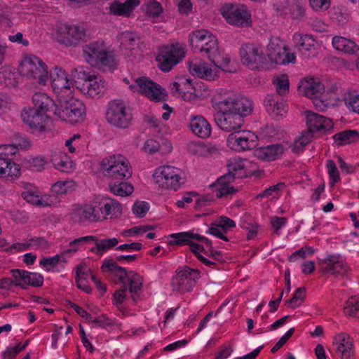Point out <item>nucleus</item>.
<instances>
[{
  "label": "nucleus",
  "instance_id": "obj_6",
  "mask_svg": "<svg viewBox=\"0 0 359 359\" xmlns=\"http://www.w3.org/2000/svg\"><path fill=\"white\" fill-rule=\"evenodd\" d=\"M104 177L111 181L126 180L132 176V167L123 156L112 155L104 158L101 163Z\"/></svg>",
  "mask_w": 359,
  "mask_h": 359
},
{
  "label": "nucleus",
  "instance_id": "obj_64",
  "mask_svg": "<svg viewBox=\"0 0 359 359\" xmlns=\"http://www.w3.org/2000/svg\"><path fill=\"white\" fill-rule=\"evenodd\" d=\"M287 223L286 217H273L271 219V224L274 229L273 233L278 235L279 230Z\"/></svg>",
  "mask_w": 359,
  "mask_h": 359
},
{
  "label": "nucleus",
  "instance_id": "obj_25",
  "mask_svg": "<svg viewBox=\"0 0 359 359\" xmlns=\"http://www.w3.org/2000/svg\"><path fill=\"white\" fill-rule=\"evenodd\" d=\"M218 69L220 68L216 65L214 68H212L208 63L201 60H194L189 63V70L192 75L207 81H214L218 77Z\"/></svg>",
  "mask_w": 359,
  "mask_h": 359
},
{
  "label": "nucleus",
  "instance_id": "obj_38",
  "mask_svg": "<svg viewBox=\"0 0 359 359\" xmlns=\"http://www.w3.org/2000/svg\"><path fill=\"white\" fill-rule=\"evenodd\" d=\"M51 161L55 168L61 172H69L73 170V163L65 152L58 151L53 153Z\"/></svg>",
  "mask_w": 359,
  "mask_h": 359
},
{
  "label": "nucleus",
  "instance_id": "obj_57",
  "mask_svg": "<svg viewBox=\"0 0 359 359\" xmlns=\"http://www.w3.org/2000/svg\"><path fill=\"white\" fill-rule=\"evenodd\" d=\"M241 226L248 231L247 238L248 240L253 239L257 234L258 226L245 219L241 222Z\"/></svg>",
  "mask_w": 359,
  "mask_h": 359
},
{
  "label": "nucleus",
  "instance_id": "obj_24",
  "mask_svg": "<svg viewBox=\"0 0 359 359\" xmlns=\"http://www.w3.org/2000/svg\"><path fill=\"white\" fill-rule=\"evenodd\" d=\"M222 102L226 107H229L231 111H234L236 114L243 117L251 114L253 110V102L246 97H229L222 100H217Z\"/></svg>",
  "mask_w": 359,
  "mask_h": 359
},
{
  "label": "nucleus",
  "instance_id": "obj_27",
  "mask_svg": "<svg viewBox=\"0 0 359 359\" xmlns=\"http://www.w3.org/2000/svg\"><path fill=\"white\" fill-rule=\"evenodd\" d=\"M95 206L100 215H102V221L110 218L117 217L121 215V206L118 202L111 198H102L94 201Z\"/></svg>",
  "mask_w": 359,
  "mask_h": 359
},
{
  "label": "nucleus",
  "instance_id": "obj_8",
  "mask_svg": "<svg viewBox=\"0 0 359 359\" xmlns=\"http://www.w3.org/2000/svg\"><path fill=\"white\" fill-rule=\"evenodd\" d=\"M83 55L91 66L102 68L111 67L114 63V55L103 41H93L83 47Z\"/></svg>",
  "mask_w": 359,
  "mask_h": 359
},
{
  "label": "nucleus",
  "instance_id": "obj_28",
  "mask_svg": "<svg viewBox=\"0 0 359 359\" xmlns=\"http://www.w3.org/2000/svg\"><path fill=\"white\" fill-rule=\"evenodd\" d=\"M353 340L346 333L342 332L335 336L333 344L337 346V351L341 359H353Z\"/></svg>",
  "mask_w": 359,
  "mask_h": 359
},
{
  "label": "nucleus",
  "instance_id": "obj_32",
  "mask_svg": "<svg viewBox=\"0 0 359 359\" xmlns=\"http://www.w3.org/2000/svg\"><path fill=\"white\" fill-rule=\"evenodd\" d=\"M284 147L282 144H276L266 147H262L255 150V156L262 160L272 161L279 158L284 153Z\"/></svg>",
  "mask_w": 359,
  "mask_h": 359
},
{
  "label": "nucleus",
  "instance_id": "obj_46",
  "mask_svg": "<svg viewBox=\"0 0 359 359\" xmlns=\"http://www.w3.org/2000/svg\"><path fill=\"white\" fill-rule=\"evenodd\" d=\"M119 39L121 46L126 49L133 50L140 42V38L137 35L131 32H124L120 34Z\"/></svg>",
  "mask_w": 359,
  "mask_h": 359
},
{
  "label": "nucleus",
  "instance_id": "obj_37",
  "mask_svg": "<svg viewBox=\"0 0 359 359\" xmlns=\"http://www.w3.org/2000/svg\"><path fill=\"white\" fill-rule=\"evenodd\" d=\"M266 53L267 57L271 62L279 65L284 64L285 48L277 39L270 41Z\"/></svg>",
  "mask_w": 359,
  "mask_h": 359
},
{
  "label": "nucleus",
  "instance_id": "obj_63",
  "mask_svg": "<svg viewBox=\"0 0 359 359\" xmlns=\"http://www.w3.org/2000/svg\"><path fill=\"white\" fill-rule=\"evenodd\" d=\"M20 175V165L9 159V165L6 170L5 177H18Z\"/></svg>",
  "mask_w": 359,
  "mask_h": 359
},
{
  "label": "nucleus",
  "instance_id": "obj_47",
  "mask_svg": "<svg viewBox=\"0 0 359 359\" xmlns=\"http://www.w3.org/2000/svg\"><path fill=\"white\" fill-rule=\"evenodd\" d=\"M95 240H96V237L93 236H87L74 239L69 243L68 248L62 250L61 255L63 256L75 253L83 243Z\"/></svg>",
  "mask_w": 359,
  "mask_h": 359
},
{
  "label": "nucleus",
  "instance_id": "obj_42",
  "mask_svg": "<svg viewBox=\"0 0 359 359\" xmlns=\"http://www.w3.org/2000/svg\"><path fill=\"white\" fill-rule=\"evenodd\" d=\"M158 55H163L168 59H177L180 62L184 56V52L178 44H172L161 48Z\"/></svg>",
  "mask_w": 359,
  "mask_h": 359
},
{
  "label": "nucleus",
  "instance_id": "obj_22",
  "mask_svg": "<svg viewBox=\"0 0 359 359\" xmlns=\"http://www.w3.org/2000/svg\"><path fill=\"white\" fill-rule=\"evenodd\" d=\"M22 121L33 130L42 133L46 131L49 120V115L39 111L36 109H25L21 114Z\"/></svg>",
  "mask_w": 359,
  "mask_h": 359
},
{
  "label": "nucleus",
  "instance_id": "obj_3",
  "mask_svg": "<svg viewBox=\"0 0 359 359\" xmlns=\"http://www.w3.org/2000/svg\"><path fill=\"white\" fill-rule=\"evenodd\" d=\"M104 273H111L117 276L119 281L123 284L118 290H116L114 294L115 304L118 306L126 298L128 291L126 283H129L128 290L132 294L133 301H135V295L142 289V278L137 273L130 271L127 272L126 269L119 266L112 259H107L103 262L101 266Z\"/></svg>",
  "mask_w": 359,
  "mask_h": 359
},
{
  "label": "nucleus",
  "instance_id": "obj_62",
  "mask_svg": "<svg viewBox=\"0 0 359 359\" xmlns=\"http://www.w3.org/2000/svg\"><path fill=\"white\" fill-rule=\"evenodd\" d=\"M163 12V8L160 3L153 1L148 4L147 13L149 16L158 17Z\"/></svg>",
  "mask_w": 359,
  "mask_h": 359
},
{
  "label": "nucleus",
  "instance_id": "obj_18",
  "mask_svg": "<svg viewBox=\"0 0 359 359\" xmlns=\"http://www.w3.org/2000/svg\"><path fill=\"white\" fill-rule=\"evenodd\" d=\"M320 271L329 276H344L350 271V267L341 257L336 255H330L318 262Z\"/></svg>",
  "mask_w": 359,
  "mask_h": 359
},
{
  "label": "nucleus",
  "instance_id": "obj_17",
  "mask_svg": "<svg viewBox=\"0 0 359 359\" xmlns=\"http://www.w3.org/2000/svg\"><path fill=\"white\" fill-rule=\"evenodd\" d=\"M51 86L58 100L73 95L74 84L68 79L67 72L62 68L55 67L50 73Z\"/></svg>",
  "mask_w": 359,
  "mask_h": 359
},
{
  "label": "nucleus",
  "instance_id": "obj_55",
  "mask_svg": "<svg viewBox=\"0 0 359 359\" xmlns=\"http://www.w3.org/2000/svg\"><path fill=\"white\" fill-rule=\"evenodd\" d=\"M327 168L328 170V174L330 178V186L332 187L334 185V184L339 181V173L338 171V169L337 168V165L334 161L332 160H328L327 162Z\"/></svg>",
  "mask_w": 359,
  "mask_h": 359
},
{
  "label": "nucleus",
  "instance_id": "obj_5",
  "mask_svg": "<svg viewBox=\"0 0 359 359\" xmlns=\"http://www.w3.org/2000/svg\"><path fill=\"white\" fill-rule=\"evenodd\" d=\"M72 77L74 82L82 81L78 87L81 92L90 97L99 98L107 90V83L101 76L90 74L83 67H78L72 70Z\"/></svg>",
  "mask_w": 359,
  "mask_h": 359
},
{
  "label": "nucleus",
  "instance_id": "obj_4",
  "mask_svg": "<svg viewBox=\"0 0 359 359\" xmlns=\"http://www.w3.org/2000/svg\"><path fill=\"white\" fill-rule=\"evenodd\" d=\"M272 83L276 93L267 95L264 100L266 110L274 116H283L286 114L287 107L283 96L289 93L290 82L287 74H279L273 77Z\"/></svg>",
  "mask_w": 359,
  "mask_h": 359
},
{
  "label": "nucleus",
  "instance_id": "obj_33",
  "mask_svg": "<svg viewBox=\"0 0 359 359\" xmlns=\"http://www.w3.org/2000/svg\"><path fill=\"white\" fill-rule=\"evenodd\" d=\"M21 196L28 203L39 206H50L59 202L55 196H39L34 190H26L22 193Z\"/></svg>",
  "mask_w": 359,
  "mask_h": 359
},
{
  "label": "nucleus",
  "instance_id": "obj_53",
  "mask_svg": "<svg viewBox=\"0 0 359 359\" xmlns=\"http://www.w3.org/2000/svg\"><path fill=\"white\" fill-rule=\"evenodd\" d=\"M344 102L349 110L359 114V94L348 93L345 97Z\"/></svg>",
  "mask_w": 359,
  "mask_h": 359
},
{
  "label": "nucleus",
  "instance_id": "obj_10",
  "mask_svg": "<svg viewBox=\"0 0 359 359\" xmlns=\"http://www.w3.org/2000/svg\"><path fill=\"white\" fill-rule=\"evenodd\" d=\"M18 71L21 75L36 80L41 85H46L48 80L46 64L35 55L25 56L20 64Z\"/></svg>",
  "mask_w": 359,
  "mask_h": 359
},
{
  "label": "nucleus",
  "instance_id": "obj_56",
  "mask_svg": "<svg viewBox=\"0 0 359 359\" xmlns=\"http://www.w3.org/2000/svg\"><path fill=\"white\" fill-rule=\"evenodd\" d=\"M88 322L90 323L93 327L107 328L113 325V322L110 319L101 316L97 318H93L90 315V318H88Z\"/></svg>",
  "mask_w": 359,
  "mask_h": 359
},
{
  "label": "nucleus",
  "instance_id": "obj_45",
  "mask_svg": "<svg viewBox=\"0 0 359 359\" xmlns=\"http://www.w3.org/2000/svg\"><path fill=\"white\" fill-rule=\"evenodd\" d=\"M344 313L346 316L359 320V297H351L345 302Z\"/></svg>",
  "mask_w": 359,
  "mask_h": 359
},
{
  "label": "nucleus",
  "instance_id": "obj_11",
  "mask_svg": "<svg viewBox=\"0 0 359 359\" xmlns=\"http://www.w3.org/2000/svg\"><path fill=\"white\" fill-rule=\"evenodd\" d=\"M106 119L111 126L125 129L130 125L133 114L130 107L122 100H115L108 104Z\"/></svg>",
  "mask_w": 359,
  "mask_h": 359
},
{
  "label": "nucleus",
  "instance_id": "obj_9",
  "mask_svg": "<svg viewBox=\"0 0 359 359\" xmlns=\"http://www.w3.org/2000/svg\"><path fill=\"white\" fill-rule=\"evenodd\" d=\"M182 171L173 166L163 165L157 168L153 178L160 188L168 190H178L184 184Z\"/></svg>",
  "mask_w": 359,
  "mask_h": 359
},
{
  "label": "nucleus",
  "instance_id": "obj_52",
  "mask_svg": "<svg viewBox=\"0 0 359 359\" xmlns=\"http://www.w3.org/2000/svg\"><path fill=\"white\" fill-rule=\"evenodd\" d=\"M156 61L159 68L163 72H169L175 65L179 63L177 59H168L163 55H158Z\"/></svg>",
  "mask_w": 359,
  "mask_h": 359
},
{
  "label": "nucleus",
  "instance_id": "obj_36",
  "mask_svg": "<svg viewBox=\"0 0 359 359\" xmlns=\"http://www.w3.org/2000/svg\"><path fill=\"white\" fill-rule=\"evenodd\" d=\"M189 127L191 131L201 138H207L211 134V126L202 116H195L191 118Z\"/></svg>",
  "mask_w": 359,
  "mask_h": 359
},
{
  "label": "nucleus",
  "instance_id": "obj_7",
  "mask_svg": "<svg viewBox=\"0 0 359 359\" xmlns=\"http://www.w3.org/2000/svg\"><path fill=\"white\" fill-rule=\"evenodd\" d=\"M58 102L54 115L71 123L83 121L85 116V106L81 100L74 98L72 95L67 98L59 99Z\"/></svg>",
  "mask_w": 359,
  "mask_h": 359
},
{
  "label": "nucleus",
  "instance_id": "obj_19",
  "mask_svg": "<svg viewBox=\"0 0 359 359\" xmlns=\"http://www.w3.org/2000/svg\"><path fill=\"white\" fill-rule=\"evenodd\" d=\"M130 88L134 92L140 93L154 101L158 102L165 99V94L161 86L147 77L137 79L135 84L130 85Z\"/></svg>",
  "mask_w": 359,
  "mask_h": 359
},
{
  "label": "nucleus",
  "instance_id": "obj_41",
  "mask_svg": "<svg viewBox=\"0 0 359 359\" xmlns=\"http://www.w3.org/2000/svg\"><path fill=\"white\" fill-rule=\"evenodd\" d=\"M109 188L111 193L119 196H129L133 191V187L124 182V180L114 181V182L111 181Z\"/></svg>",
  "mask_w": 359,
  "mask_h": 359
},
{
  "label": "nucleus",
  "instance_id": "obj_30",
  "mask_svg": "<svg viewBox=\"0 0 359 359\" xmlns=\"http://www.w3.org/2000/svg\"><path fill=\"white\" fill-rule=\"evenodd\" d=\"M140 4V0H127L124 3L114 1L109 6V13L113 15L129 18L135 8L138 6Z\"/></svg>",
  "mask_w": 359,
  "mask_h": 359
},
{
  "label": "nucleus",
  "instance_id": "obj_14",
  "mask_svg": "<svg viewBox=\"0 0 359 359\" xmlns=\"http://www.w3.org/2000/svg\"><path fill=\"white\" fill-rule=\"evenodd\" d=\"M240 53L243 64L250 69H260L267 67V57L262 46L255 43L244 44Z\"/></svg>",
  "mask_w": 359,
  "mask_h": 359
},
{
  "label": "nucleus",
  "instance_id": "obj_35",
  "mask_svg": "<svg viewBox=\"0 0 359 359\" xmlns=\"http://www.w3.org/2000/svg\"><path fill=\"white\" fill-rule=\"evenodd\" d=\"M32 102L34 105L33 109H36L39 111L44 112L45 114L52 112L57 108L58 104H55L54 101L43 93H36L32 96Z\"/></svg>",
  "mask_w": 359,
  "mask_h": 359
},
{
  "label": "nucleus",
  "instance_id": "obj_58",
  "mask_svg": "<svg viewBox=\"0 0 359 359\" xmlns=\"http://www.w3.org/2000/svg\"><path fill=\"white\" fill-rule=\"evenodd\" d=\"M43 277L38 273L29 272L27 273V282L25 286L31 285L32 287H38L43 285Z\"/></svg>",
  "mask_w": 359,
  "mask_h": 359
},
{
  "label": "nucleus",
  "instance_id": "obj_44",
  "mask_svg": "<svg viewBox=\"0 0 359 359\" xmlns=\"http://www.w3.org/2000/svg\"><path fill=\"white\" fill-rule=\"evenodd\" d=\"M76 183L72 180L57 181L51 187V192L57 198V196L66 194L76 189Z\"/></svg>",
  "mask_w": 359,
  "mask_h": 359
},
{
  "label": "nucleus",
  "instance_id": "obj_26",
  "mask_svg": "<svg viewBox=\"0 0 359 359\" xmlns=\"http://www.w3.org/2000/svg\"><path fill=\"white\" fill-rule=\"evenodd\" d=\"M305 116L308 130L313 133L314 132L325 133L333 128L332 121L324 116L311 111H306Z\"/></svg>",
  "mask_w": 359,
  "mask_h": 359
},
{
  "label": "nucleus",
  "instance_id": "obj_21",
  "mask_svg": "<svg viewBox=\"0 0 359 359\" xmlns=\"http://www.w3.org/2000/svg\"><path fill=\"white\" fill-rule=\"evenodd\" d=\"M257 136L252 132L246 130L231 133L229 135L227 145L236 151H246L255 148L257 144Z\"/></svg>",
  "mask_w": 359,
  "mask_h": 359
},
{
  "label": "nucleus",
  "instance_id": "obj_50",
  "mask_svg": "<svg viewBox=\"0 0 359 359\" xmlns=\"http://www.w3.org/2000/svg\"><path fill=\"white\" fill-rule=\"evenodd\" d=\"M289 13L292 18L301 20L305 15V8L299 1H294L289 7Z\"/></svg>",
  "mask_w": 359,
  "mask_h": 359
},
{
  "label": "nucleus",
  "instance_id": "obj_59",
  "mask_svg": "<svg viewBox=\"0 0 359 359\" xmlns=\"http://www.w3.org/2000/svg\"><path fill=\"white\" fill-rule=\"evenodd\" d=\"M209 232L225 241H228V238L227 237L225 236V234L226 233V231L225 230H224L223 227L218 223V222L217 221V222L215 223H213L210 228L209 229Z\"/></svg>",
  "mask_w": 359,
  "mask_h": 359
},
{
  "label": "nucleus",
  "instance_id": "obj_16",
  "mask_svg": "<svg viewBox=\"0 0 359 359\" xmlns=\"http://www.w3.org/2000/svg\"><path fill=\"white\" fill-rule=\"evenodd\" d=\"M200 278V271L189 266L177 269L175 276L172 279L171 285L173 290L179 292L191 291Z\"/></svg>",
  "mask_w": 359,
  "mask_h": 359
},
{
  "label": "nucleus",
  "instance_id": "obj_39",
  "mask_svg": "<svg viewBox=\"0 0 359 359\" xmlns=\"http://www.w3.org/2000/svg\"><path fill=\"white\" fill-rule=\"evenodd\" d=\"M332 45L337 50L346 54H355L359 50V47L353 41L342 36L333 37Z\"/></svg>",
  "mask_w": 359,
  "mask_h": 359
},
{
  "label": "nucleus",
  "instance_id": "obj_54",
  "mask_svg": "<svg viewBox=\"0 0 359 359\" xmlns=\"http://www.w3.org/2000/svg\"><path fill=\"white\" fill-rule=\"evenodd\" d=\"M66 262L62 255H57L54 257L43 259L40 261V265L46 268L47 271L55 267L60 262Z\"/></svg>",
  "mask_w": 359,
  "mask_h": 359
},
{
  "label": "nucleus",
  "instance_id": "obj_51",
  "mask_svg": "<svg viewBox=\"0 0 359 359\" xmlns=\"http://www.w3.org/2000/svg\"><path fill=\"white\" fill-rule=\"evenodd\" d=\"M15 286H20L22 289L26 290L25 286L28 271L20 269H13L11 271Z\"/></svg>",
  "mask_w": 359,
  "mask_h": 359
},
{
  "label": "nucleus",
  "instance_id": "obj_48",
  "mask_svg": "<svg viewBox=\"0 0 359 359\" xmlns=\"http://www.w3.org/2000/svg\"><path fill=\"white\" fill-rule=\"evenodd\" d=\"M313 133L309 130L304 131L299 139L294 141L292 145V151L295 153L301 151L311 141Z\"/></svg>",
  "mask_w": 359,
  "mask_h": 359
},
{
  "label": "nucleus",
  "instance_id": "obj_49",
  "mask_svg": "<svg viewBox=\"0 0 359 359\" xmlns=\"http://www.w3.org/2000/svg\"><path fill=\"white\" fill-rule=\"evenodd\" d=\"M305 287H301L296 290L292 297L285 302V304L292 309L298 307L305 298Z\"/></svg>",
  "mask_w": 359,
  "mask_h": 359
},
{
  "label": "nucleus",
  "instance_id": "obj_2",
  "mask_svg": "<svg viewBox=\"0 0 359 359\" xmlns=\"http://www.w3.org/2000/svg\"><path fill=\"white\" fill-rule=\"evenodd\" d=\"M189 43L195 52L207 57L215 65L225 72H231L230 59L219 50L216 37L206 29L193 31L189 36Z\"/></svg>",
  "mask_w": 359,
  "mask_h": 359
},
{
  "label": "nucleus",
  "instance_id": "obj_61",
  "mask_svg": "<svg viewBox=\"0 0 359 359\" xmlns=\"http://www.w3.org/2000/svg\"><path fill=\"white\" fill-rule=\"evenodd\" d=\"M311 8L316 11H324L327 10L330 6V0H309Z\"/></svg>",
  "mask_w": 359,
  "mask_h": 359
},
{
  "label": "nucleus",
  "instance_id": "obj_1",
  "mask_svg": "<svg viewBox=\"0 0 359 359\" xmlns=\"http://www.w3.org/2000/svg\"><path fill=\"white\" fill-rule=\"evenodd\" d=\"M171 245H189L190 250L205 266L214 268L217 262H222L220 251L212 249V242L207 238L191 231L180 232L170 235Z\"/></svg>",
  "mask_w": 359,
  "mask_h": 359
},
{
  "label": "nucleus",
  "instance_id": "obj_60",
  "mask_svg": "<svg viewBox=\"0 0 359 359\" xmlns=\"http://www.w3.org/2000/svg\"><path fill=\"white\" fill-rule=\"evenodd\" d=\"M149 210V205L144 201L137 202L133 205V212L138 217H143Z\"/></svg>",
  "mask_w": 359,
  "mask_h": 359
},
{
  "label": "nucleus",
  "instance_id": "obj_20",
  "mask_svg": "<svg viewBox=\"0 0 359 359\" xmlns=\"http://www.w3.org/2000/svg\"><path fill=\"white\" fill-rule=\"evenodd\" d=\"M69 215L72 221L80 224L100 222L102 217L95 208L94 201L83 205H74Z\"/></svg>",
  "mask_w": 359,
  "mask_h": 359
},
{
  "label": "nucleus",
  "instance_id": "obj_23",
  "mask_svg": "<svg viewBox=\"0 0 359 359\" xmlns=\"http://www.w3.org/2000/svg\"><path fill=\"white\" fill-rule=\"evenodd\" d=\"M324 90V85L318 79L313 78L302 81L299 86V93L310 99H315V105L322 110L324 109L326 104H324L321 100H318V97H320Z\"/></svg>",
  "mask_w": 359,
  "mask_h": 359
},
{
  "label": "nucleus",
  "instance_id": "obj_12",
  "mask_svg": "<svg viewBox=\"0 0 359 359\" xmlns=\"http://www.w3.org/2000/svg\"><path fill=\"white\" fill-rule=\"evenodd\" d=\"M56 39L66 46H76L86 41L87 34L84 25L60 24L57 26Z\"/></svg>",
  "mask_w": 359,
  "mask_h": 359
},
{
  "label": "nucleus",
  "instance_id": "obj_13",
  "mask_svg": "<svg viewBox=\"0 0 359 359\" xmlns=\"http://www.w3.org/2000/svg\"><path fill=\"white\" fill-rule=\"evenodd\" d=\"M215 105L219 111L215 114V121L217 125L224 131L235 133L243 126L244 120L241 116L236 114L229 107L219 102L216 97Z\"/></svg>",
  "mask_w": 359,
  "mask_h": 359
},
{
  "label": "nucleus",
  "instance_id": "obj_29",
  "mask_svg": "<svg viewBox=\"0 0 359 359\" xmlns=\"http://www.w3.org/2000/svg\"><path fill=\"white\" fill-rule=\"evenodd\" d=\"M233 180L232 174H226L210 185L211 189L217 198L231 195L236 191L232 185Z\"/></svg>",
  "mask_w": 359,
  "mask_h": 359
},
{
  "label": "nucleus",
  "instance_id": "obj_31",
  "mask_svg": "<svg viewBox=\"0 0 359 359\" xmlns=\"http://www.w3.org/2000/svg\"><path fill=\"white\" fill-rule=\"evenodd\" d=\"M295 39L299 52L305 58H310L316 55L317 53L316 40L313 36L309 34H298L295 35Z\"/></svg>",
  "mask_w": 359,
  "mask_h": 359
},
{
  "label": "nucleus",
  "instance_id": "obj_40",
  "mask_svg": "<svg viewBox=\"0 0 359 359\" xmlns=\"http://www.w3.org/2000/svg\"><path fill=\"white\" fill-rule=\"evenodd\" d=\"M334 143L338 146H343L359 140V133L356 130H346L336 133L333 136Z\"/></svg>",
  "mask_w": 359,
  "mask_h": 359
},
{
  "label": "nucleus",
  "instance_id": "obj_15",
  "mask_svg": "<svg viewBox=\"0 0 359 359\" xmlns=\"http://www.w3.org/2000/svg\"><path fill=\"white\" fill-rule=\"evenodd\" d=\"M226 22L237 27H248L251 25V14L245 5L226 4L220 9Z\"/></svg>",
  "mask_w": 359,
  "mask_h": 359
},
{
  "label": "nucleus",
  "instance_id": "obj_34",
  "mask_svg": "<svg viewBox=\"0 0 359 359\" xmlns=\"http://www.w3.org/2000/svg\"><path fill=\"white\" fill-rule=\"evenodd\" d=\"M251 165V163L246 159H231L228 163L229 172L227 174H232L233 180L236 177H246L252 174V170L250 169Z\"/></svg>",
  "mask_w": 359,
  "mask_h": 359
},
{
  "label": "nucleus",
  "instance_id": "obj_43",
  "mask_svg": "<svg viewBox=\"0 0 359 359\" xmlns=\"http://www.w3.org/2000/svg\"><path fill=\"white\" fill-rule=\"evenodd\" d=\"M95 246L91 249V251L97 255H102L110 249H112L118 245L119 241L117 238H111L107 239H97L96 237Z\"/></svg>",
  "mask_w": 359,
  "mask_h": 359
}]
</instances>
